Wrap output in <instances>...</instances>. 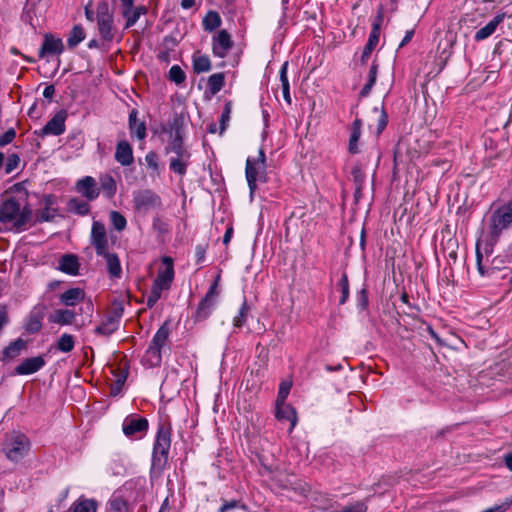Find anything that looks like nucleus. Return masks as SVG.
<instances>
[{
	"mask_svg": "<svg viewBox=\"0 0 512 512\" xmlns=\"http://www.w3.org/2000/svg\"><path fill=\"white\" fill-rule=\"evenodd\" d=\"M275 417L279 421H289V432H291L294 429L298 420L295 409L286 402H276Z\"/></svg>",
	"mask_w": 512,
	"mask_h": 512,
	"instance_id": "21",
	"label": "nucleus"
},
{
	"mask_svg": "<svg viewBox=\"0 0 512 512\" xmlns=\"http://www.w3.org/2000/svg\"><path fill=\"white\" fill-rule=\"evenodd\" d=\"M96 21L100 36L111 41L114 38V17L106 1L99 2L96 8Z\"/></svg>",
	"mask_w": 512,
	"mask_h": 512,
	"instance_id": "10",
	"label": "nucleus"
},
{
	"mask_svg": "<svg viewBox=\"0 0 512 512\" xmlns=\"http://www.w3.org/2000/svg\"><path fill=\"white\" fill-rule=\"evenodd\" d=\"M217 295V281H215L210 286L205 297L201 300V302L198 305L195 315L197 320H204L211 314L212 309L215 305V299Z\"/></svg>",
	"mask_w": 512,
	"mask_h": 512,
	"instance_id": "16",
	"label": "nucleus"
},
{
	"mask_svg": "<svg viewBox=\"0 0 512 512\" xmlns=\"http://www.w3.org/2000/svg\"><path fill=\"white\" fill-rule=\"evenodd\" d=\"M153 228H154V230H156L162 234L169 232L168 225L158 217L154 218V220H153Z\"/></svg>",
	"mask_w": 512,
	"mask_h": 512,
	"instance_id": "53",
	"label": "nucleus"
},
{
	"mask_svg": "<svg viewBox=\"0 0 512 512\" xmlns=\"http://www.w3.org/2000/svg\"><path fill=\"white\" fill-rule=\"evenodd\" d=\"M174 279V267L173 261L170 257H164L162 259V266L159 268L158 274L153 281L151 291L147 296V306L153 307L157 301L161 298L163 291L168 290L171 287Z\"/></svg>",
	"mask_w": 512,
	"mask_h": 512,
	"instance_id": "3",
	"label": "nucleus"
},
{
	"mask_svg": "<svg viewBox=\"0 0 512 512\" xmlns=\"http://www.w3.org/2000/svg\"><path fill=\"white\" fill-rule=\"evenodd\" d=\"M100 187L108 198L113 197L117 190L116 182L110 175H104L100 178Z\"/></svg>",
	"mask_w": 512,
	"mask_h": 512,
	"instance_id": "37",
	"label": "nucleus"
},
{
	"mask_svg": "<svg viewBox=\"0 0 512 512\" xmlns=\"http://www.w3.org/2000/svg\"><path fill=\"white\" fill-rule=\"evenodd\" d=\"M145 161L152 169L156 170L158 168L157 155L154 152H149L145 157Z\"/></svg>",
	"mask_w": 512,
	"mask_h": 512,
	"instance_id": "56",
	"label": "nucleus"
},
{
	"mask_svg": "<svg viewBox=\"0 0 512 512\" xmlns=\"http://www.w3.org/2000/svg\"><path fill=\"white\" fill-rule=\"evenodd\" d=\"M414 31L408 30L402 39L401 43L399 44V48L404 47L413 37Z\"/></svg>",
	"mask_w": 512,
	"mask_h": 512,
	"instance_id": "62",
	"label": "nucleus"
},
{
	"mask_svg": "<svg viewBox=\"0 0 512 512\" xmlns=\"http://www.w3.org/2000/svg\"><path fill=\"white\" fill-rule=\"evenodd\" d=\"M85 298V291L81 288L75 287L64 291L59 299L65 306H75Z\"/></svg>",
	"mask_w": 512,
	"mask_h": 512,
	"instance_id": "27",
	"label": "nucleus"
},
{
	"mask_svg": "<svg viewBox=\"0 0 512 512\" xmlns=\"http://www.w3.org/2000/svg\"><path fill=\"white\" fill-rule=\"evenodd\" d=\"M43 208L39 210L37 213L34 224L50 222L54 220L57 215V209L54 208L55 205V197L53 195H46L43 198Z\"/></svg>",
	"mask_w": 512,
	"mask_h": 512,
	"instance_id": "20",
	"label": "nucleus"
},
{
	"mask_svg": "<svg viewBox=\"0 0 512 512\" xmlns=\"http://www.w3.org/2000/svg\"><path fill=\"white\" fill-rule=\"evenodd\" d=\"M232 46L233 41L226 30H220L213 36L212 52L215 57H226Z\"/></svg>",
	"mask_w": 512,
	"mask_h": 512,
	"instance_id": "15",
	"label": "nucleus"
},
{
	"mask_svg": "<svg viewBox=\"0 0 512 512\" xmlns=\"http://www.w3.org/2000/svg\"><path fill=\"white\" fill-rule=\"evenodd\" d=\"M291 389V383L290 382H282L279 387V392L277 396L276 402H285L289 392Z\"/></svg>",
	"mask_w": 512,
	"mask_h": 512,
	"instance_id": "51",
	"label": "nucleus"
},
{
	"mask_svg": "<svg viewBox=\"0 0 512 512\" xmlns=\"http://www.w3.org/2000/svg\"><path fill=\"white\" fill-rule=\"evenodd\" d=\"M19 163L20 158L17 154H9L5 164V173L10 174L11 172H13L18 167Z\"/></svg>",
	"mask_w": 512,
	"mask_h": 512,
	"instance_id": "50",
	"label": "nucleus"
},
{
	"mask_svg": "<svg viewBox=\"0 0 512 512\" xmlns=\"http://www.w3.org/2000/svg\"><path fill=\"white\" fill-rule=\"evenodd\" d=\"M169 327L164 323L153 336L148 349L145 352L143 361L150 367L159 366L162 360L161 349L165 346L169 337Z\"/></svg>",
	"mask_w": 512,
	"mask_h": 512,
	"instance_id": "7",
	"label": "nucleus"
},
{
	"mask_svg": "<svg viewBox=\"0 0 512 512\" xmlns=\"http://www.w3.org/2000/svg\"><path fill=\"white\" fill-rule=\"evenodd\" d=\"M224 84L225 77L221 72L210 75L207 82L208 89L212 95L217 94L224 87Z\"/></svg>",
	"mask_w": 512,
	"mask_h": 512,
	"instance_id": "35",
	"label": "nucleus"
},
{
	"mask_svg": "<svg viewBox=\"0 0 512 512\" xmlns=\"http://www.w3.org/2000/svg\"><path fill=\"white\" fill-rule=\"evenodd\" d=\"M75 340L71 334L64 333L57 341L56 347L59 351L68 353L74 349Z\"/></svg>",
	"mask_w": 512,
	"mask_h": 512,
	"instance_id": "40",
	"label": "nucleus"
},
{
	"mask_svg": "<svg viewBox=\"0 0 512 512\" xmlns=\"http://www.w3.org/2000/svg\"><path fill=\"white\" fill-rule=\"evenodd\" d=\"M16 136V131L13 128L8 129L5 133L0 135V147H4L11 143Z\"/></svg>",
	"mask_w": 512,
	"mask_h": 512,
	"instance_id": "52",
	"label": "nucleus"
},
{
	"mask_svg": "<svg viewBox=\"0 0 512 512\" xmlns=\"http://www.w3.org/2000/svg\"><path fill=\"white\" fill-rule=\"evenodd\" d=\"M249 312H250V307L244 301L242 303V305L240 306L237 315L234 316V318H233V326L235 328H241L245 324Z\"/></svg>",
	"mask_w": 512,
	"mask_h": 512,
	"instance_id": "44",
	"label": "nucleus"
},
{
	"mask_svg": "<svg viewBox=\"0 0 512 512\" xmlns=\"http://www.w3.org/2000/svg\"><path fill=\"white\" fill-rule=\"evenodd\" d=\"M63 49V42L60 38H56L51 34H46L42 47L39 51V57L42 58L45 55L60 54L62 53Z\"/></svg>",
	"mask_w": 512,
	"mask_h": 512,
	"instance_id": "24",
	"label": "nucleus"
},
{
	"mask_svg": "<svg viewBox=\"0 0 512 512\" xmlns=\"http://www.w3.org/2000/svg\"><path fill=\"white\" fill-rule=\"evenodd\" d=\"M126 380V375L125 374H122L120 376H118L116 382H115V385L112 387V392L113 393H117L120 391L123 383L125 382Z\"/></svg>",
	"mask_w": 512,
	"mask_h": 512,
	"instance_id": "57",
	"label": "nucleus"
},
{
	"mask_svg": "<svg viewBox=\"0 0 512 512\" xmlns=\"http://www.w3.org/2000/svg\"><path fill=\"white\" fill-rule=\"evenodd\" d=\"M511 226L512 201L492 211L480 235L496 244L503 231H505Z\"/></svg>",
	"mask_w": 512,
	"mask_h": 512,
	"instance_id": "2",
	"label": "nucleus"
},
{
	"mask_svg": "<svg viewBox=\"0 0 512 512\" xmlns=\"http://www.w3.org/2000/svg\"><path fill=\"white\" fill-rule=\"evenodd\" d=\"M58 267L66 274L76 275L79 270L78 258L72 254H65L60 258Z\"/></svg>",
	"mask_w": 512,
	"mask_h": 512,
	"instance_id": "32",
	"label": "nucleus"
},
{
	"mask_svg": "<svg viewBox=\"0 0 512 512\" xmlns=\"http://www.w3.org/2000/svg\"><path fill=\"white\" fill-rule=\"evenodd\" d=\"M289 488L295 490V491H299L300 494H305L308 489L306 488V486H303L301 483H299L298 485L294 482H290L289 484Z\"/></svg>",
	"mask_w": 512,
	"mask_h": 512,
	"instance_id": "60",
	"label": "nucleus"
},
{
	"mask_svg": "<svg viewBox=\"0 0 512 512\" xmlns=\"http://www.w3.org/2000/svg\"><path fill=\"white\" fill-rule=\"evenodd\" d=\"M65 119L66 113L61 111L55 114L52 119H50L46 125L40 130V136L46 135H61L65 131Z\"/></svg>",
	"mask_w": 512,
	"mask_h": 512,
	"instance_id": "18",
	"label": "nucleus"
},
{
	"mask_svg": "<svg viewBox=\"0 0 512 512\" xmlns=\"http://www.w3.org/2000/svg\"><path fill=\"white\" fill-rule=\"evenodd\" d=\"M76 314L69 309H57L49 316L51 323L59 325H71L75 320Z\"/></svg>",
	"mask_w": 512,
	"mask_h": 512,
	"instance_id": "31",
	"label": "nucleus"
},
{
	"mask_svg": "<svg viewBox=\"0 0 512 512\" xmlns=\"http://www.w3.org/2000/svg\"><path fill=\"white\" fill-rule=\"evenodd\" d=\"M122 16L124 17L125 29L132 27L142 15L147 13L143 5L134 7V0H121Z\"/></svg>",
	"mask_w": 512,
	"mask_h": 512,
	"instance_id": "14",
	"label": "nucleus"
},
{
	"mask_svg": "<svg viewBox=\"0 0 512 512\" xmlns=\"http://www.w3.org/2000/svg\"><path fill=\"white\" fill-rule=\"evenodd\" d=\"M85 38L84 29L80 25H76L71 30V33L67 39V44L70 48L77 46Z\"/></svg>",
	"mask_w": 512,
	"mask_h": 512,
	"instance_id": "43",
	"label": "nucleus"
},
{
	"mask_svg": "<svg viewBox=\"0 0 512 512\" xmlns=\"http://www.w3.org/2000/svg\"><path fill=\"white\" fill-rule=\"evenodd\" d=\"M237 505H238L237 501H230V502L225 501L224 504L221 506L219 512H226L228 510L234 509L237 507Z\"/></svg>",
	"mask_w": 512,
	"mask_h": 512,
	"instance_id": "59",
	"label": "nucleus"
},
{
	"mask_svg": "<svg viewBox=\"0 0 512 512\" xmlns=\"http://www.w3.org/2000/svg\"><path fill=\"white\" fill-rule=\"evenodd\" d=\"M100 256L106 260V267L111 278L119 279L122 275V268L119 257L115 253L107 251L105 254Z\"/></svg>",
	"mask_w": 512,
	"mask_h": 512,
	"instance_id": "29",
	"label": "nucleus"
},
{
	"mask_svg": "<svg viewBox=\"0 0 512 512\" xmlns=\"http://www.w3.org/2000/svg\"><path fill=\"white\" fill-rule=\"evenodd\" d=\"M91 244L94 246L97 255L105 254L108 251L106 228L99 221H94L92 224Z\"/></svg>",
	"mask_w": 512,
	"mask_h": 512,
	"instance_id": "13",
	"label": "nucleus"
},
{
	"mask_svg": "<svg viewBox=\"0 0 512 512\" xmlns=\"http://www.w3.org/2000/svg\"><path fill=\"white\" fill-rule=\"evenodd\" d=\"M110 221L117 231H123L126 228V218L118 211L110 212Z\"/></svg>",
	"mask_w": 512,
	"mask_h": 512,
	"instance_id": "46",
	"label": "nucleus"
},
{
	"mask_svg": "<svg viewBox=\"0 0 512 512\" xmlns=\"http://www.w3.org/2000/svg\"><path fill=\"white\" fill-rule=\"evenodd\" d=\"M373 112L377 117L376 133L380 134L387 125V116L383 109H378L377 107L374 108Z\"/></svg>",
	"mask_w": 512,
	"mask_h": 512,
	"instance_id": "49",
	"label": "nucleus"
},
{
	"mask_svg": "<svg viewBox=\"0 0 512 512\" xmlns=\"http://www.w3.org/2000/svg\"><path fill=\"white\" fill-rule=\"evenodd\" d=\"M55 93V88L53 85L46 86L43 90L44 98L51 99Z\"/></svg>",
	"mask_w": 512,
	"mask_h": 512,
	"instance_id": "61",
	"label": "nucleus"
},
{
	"mask_svg": "<svg viewBox=\"0 0 512 512\" xmlns=\"http://www.w3.org/2000/svg\"><path fill=\"white\" fill-rule=\"evenodd\" d=\"M32 221V209L22 206L15 198H7L0 203V222L10 231L22 232L27 230Z\"/></svg>",
	"mask_w": 512,
	"mask_h": 512,
	"instance_id": "1",
	"label": "nucleus"
},
{
	"mask_svg": "<svg viewBox=\"0 0 512 512\" xmlns=\"http://www.w3.org/2000/svg\"><path fill=\"white\" fill-rule=\"evenodd\" d=\"M512 505V499H506L500 505H495L493 507L488 508L491 512H505Z\"/></svg>",
	"mask_w": 512,
	"mask_h": 512,
	"instance_id": "55",
	"label": "nucleus"
},
{
	"mask_svg": "<svg viewBox=\"0 0 512 512\" xmlns=\"http://www.w3.org/2000/svg\"><path fill=\"white\" fill-rule=\"evenodd\" d=\"M362 122L360 119H356L351 126V134L349 138L348 150L352 154L359 152L358 142L361 136Z\"/></svg>",
	"mask_w": 512,
	"mask_h": 512,
	"instance_id": "34",
	"label": "nucleus"
},
{
	"mask_svg": "<svg viewBox=\"0 0 512 512\" xmlns=\"http://www.w3.org/2000/svg\"><path fill=\"white\" fill-rule=\"evenodd\" d=\"M169 79L176 84H181L185 81L186 75L178 65H173L169 70Z\"/></svg>",
	"mask_w": 512,
	"mask_h": 512,
	"instance_id": "48",
	"label": "nucleus"
},
{
	"mask_svg": "<svg viewBox=\"0 0 512 512\" xmlns=\"http://www.w3.org/2000/svg\"><path fill=\"white\" fill-rule=\"evenodd\" d=\"M377 72H378V65L376 63H373L369 70L368 82L365 84V86L362 88V90L360 92V94L362 96H367L370 93L373 85L376 82Z\"/></svg>",
	"mask_w": 512,
	"mask_h": 512,
	"instance_id": "45",
	"label": "nucleus"
},
{
	"mask_svg": "<svg viewBox=\"0 0 512 512\" xmlns=\"http://www.w3.org/2000/svg\"><path fill=\"white\" fill-rule=\"evenodd\" d=\"M167 149L174 154L170 158L169 168L176 174L184 175L188 166L190 153L184 147L182 138L178 133L169 143Z\"/></svg>",
	"mask_w": 512,
	"mask_h": 512,
	"instance_id": "8",
	"label": "nucleus"
},
{
	"mask_svg": "<svg viewBox=\"0 0 512 512\" xmlns=\"http://www.w3.org/2000/svg\"><path fill=\"white\" fill-rule=\"evenodd\" d=\"M193 69L196 73L208 72L211 69V61L207 55L195 54L193 56Z\"/></svg>",
	"mask_w": 512,
	"mask_h": 512,
	"instance_id": "36",
	"label": "nucleus"
},
{
	"mask_svg": "<svg viewBox=\"0 0 512 512\" xmlns=\"http://www.w3.org/2000/svg\"><path fill=\"white\" fill-rule=\"evenodd\" d=\"M171 446L169 429L160 427L154 443L152 454V470L162 472L168 462V453Z\"/></svg>",
	"mask_w": 512,
	"mask_h": 512,
	"instance_id": "6",
	"label": "nucleus"
},
{
	"mask_svg": "<svg viewBox=\"0 0 512 512\" xmlns=\"http://www.w3.org/2000/svg\"><path fill=\"white\" fill-rule=\"evenodd\" d=\"M221 25V18L215 11H209L203 19V27L206 31H213Z\"/></svg>",
	"mask_w": 512,
	"mask_h": 512,
	"instance_id": "39",
	"label": "nucleus"
},
{
	"mask_svg": "<svg viewBox=\"0 0 512 512\" xmlns=\"http://www.w3.org/2000/svg\"><path fill=\"white\" fill-rule=\"evenodd\" d=\"M507 17L506 13H498L494 16L492 20H490L484 27L480 28L474 35V39L477 42L483 41L489 38L494 34L497 27L504 21Z\"/></svg>",
	"mask_w": 512,
	"mask_h": 512,
	"instance_id": "23",
	"label": "nucleus"
},
{
	"mask_svg": "<svg viewBox=\"0 0 512 512\" xmlns=\"http://www.w3.org/2000/svg\"><path fill=\"white\" fill-rule=\"evenodd\" d=\"M379 37H380V24L376 23L373 25V28L369 35L368 42L364 47L363 54H362L363 61H365L370 56L371 52L377 46V44L379 43Z\"/></svg>",
	"mask_w": 512,
	"mask_h": 512,
	"instance_id": "33",
	"label": "nucleus"
},
{
	"mask_svg": "<svg viewBox=\"0 0 512 512\" xmlns=\"http://www.w3.org/2000/svg\"><path fill=\"white\" fill-rule=\"evenodd\" d=\"M133 207L137 213L147 214L162 206L161 198L150 189H139L133 192Z\"/></svg>",
	"mask_w": 512,
	"mask_h": 512,
	"instance_id": "9",
	"label": "nucleus"
},
{
	"mask_svg": "<svg viewBox=\"0 0 512 512\" xmlns=\"http://www.w3.org/2000/svg\"><path fill=\"white\" fill-rule=\"evenodd\" d=\"M266 168V156L262 148L258 150L256 157L247 158L245 176L251 194L255 192L258 182L264 183L267 181Z\"/></svg>",
	"mask_w": 512,
	"mask_h": 512,
	"instance_id": "4",
	"label": "nucleus"
},
{
	"mask_svg": "<svg viewBox=\"0 0 512 512\" xmlns=\"http://www.w3.org/2000/svg\"><path fill=\"white\" fill-rule=\"evenodd\" d=\"M340 290H341V298L339 300V304L343 305L346 303L347 299L349 298V282L348 277L345 273L341 275V278L338 283Z\"/></svg>",
	"mask_w": 512,
	"mask_h": 512,
	"instance_id": "47",
	"label": "nucleus"
},
{
	"mask_svg": "<svg viewBox=\"0 0 512 512\" xmlns=\"http://www.w3.org/2000/svg\"><path fill=\"white\" fill-rule=\"evenodd\" d=\"M287 69H288V62H284L280 69V82H281L282 89H284L285 87H290L288 77H287Z\"/></svg>",
	"mask_w": 512,
	"mask_h": 512,
	"instance_id": "54",
	"label": "nucleus"
},
{
	"mask_svg": "<svg viewBox=\"0 0 512 512\" xmlns=\"http://www.w3.org/2000/svg\"><path fill=\"white\" fill-rule=\"evenodd\" d=\"M230 112H231L230 105L226 104L225 108H224V111H223V113L221 115L222 130L225 129V123L229 120Z\"/></svg>",
	"mask_w": 512,
	"mask_h": 512,
	"instance_id": "58",
	"label": "nucleus"
},
{
	"mask_svg": "<svg viewBox=\"0 0 512 512\" xmlns=\"http://www.w3.org/2000/svg\"><path fill=\"white\" fill-rule=\"evenodd\" d=\"M282 95H283L284 100L288 104H290L291 103L290 87H285L284 89H282Z\"/></svg>",
	"mask_w": 512,
	"mask_h": 512,
	"instance_id": "63",
	"label": "nucleus"
},
{
	"mask_svg": "<svg viewBox=\"0 0 512 512\" xmlns=\"http://www.w3.org/2000/svg\"><path fill=\"white\" fill-rule=\"evenodd\" d=\"M137 110L133 109L129 114V129L132 136H136L139 140L146 137V125L143 121L137 119Z\"/></svg>",
	"mask_w": 512,
	"mask_h": 512,
	"instance_id": "30",
	"label": "nucleus"
},
{
	"mask_svg": "<svg viewBox=\"0 0 512 512\" xmlns=\"http://www.w3.org/2000/svg\"><path fill=\"white\" fill-rule=\"evenodd\" d=\"M496 244L489 241L482 235L479 236L476 242V264L480 275L484 276L489 271L490 256L493 253Z\"/></svg>",
	"mask_w": 512,
	"mask_h": 512,
	"instance_id": "11",
	"label": "nucleus"
},
{
	"mask_svg": "<svg viewBox=\"0 0 512 512\" xmlns=\"http://www.w3.org/2000/svg\"><path fill=\"white\" fill-rule=\"evenodd\" d=\"M115 159L123 166H129L133 163V149L127 141L122 140L117 143Z\"/></svg>",
	"mask_w": 512,
	"mask_h": 512,
	"instance_id": "25",
	"label": "nucleus"
},
{
	"mask_svg": "<svg viewBox=\"0 0 512 512\" xmlns=\"http://www.w3.org/2000/svg\"><path fill=\"white\" fill-rule=\"evenodd\" d=\"M108 512H129L126 500L120 496H112L108 503Z\"/></svg>",
	"mask_w": 512,
	"mask_h": 512,
	"instance_id": "41",
	"label": "nucleus"
},
{
	"mask_svg": "<svg viewBox=\"0 0 512 512\" xmlns=\"http://www.w3.org/2000/svg\"><path fill=\"white\" fill-rule=\"evenodd\" d=\"M148 430L146 418L138 415L127 416L122 423V431L127 437L141 438Z\"/></svg>",
	"mask_w": 512,
	"mask_h": 512,
	"instance_id": "12",
	"label": "nucleus"
},
{
	"mask_svg": "<svg viewBox=\"0 0 512 512\" xmlns=\"http://www.w3.org/2000/svg\"><path fill=\"white\" fill-rule=\"evenodd\" d=\"M44 318V307L38 305L33 307L29 315L26 318L24 328L26 332L33 334L37 333L42 328V321Z\"/></svg>",
	"mask_w": 512,
	"mask_h": 512,
	"instance_id": "19",
	"label": "nucleus"
},
{
	"mask_svg": "<svg viewBox=\"0 0 512 512\" xmlns=\"http://www.w3.org/2000/svg\"><path fill=\"white\" fill-rule=\"evenodd\" d=\"M504 461L507 468L512 471V452L505 456Z\"/></svg>",
	"mask_w": 512,
	"mask_h": 512,
	"instance_id": "64",
	"label": "nucleus"
},
{
	"mask_svg": "<svg viewBox=\"0 0 512 512\" xmlns=\"http://www.w3.org/2000/svg\"><path fill=\"white\" fill-rule=\"evenodd\" d=\"M75 190L88 201L95 200L100 194V188L96 180L91 176L79 179L75 184Z\"/></svg>",
	"mask_w": 512,
	"mask_h": 512,
	"instance_id": "17",
	"label": "nucleus"
},
{
	"mask_svg": "<svg viewBox=\"0 0 512 512\" xmlns=\"http://www.w3.org/2000/svg\"><path fill=\"white\" fill-rule=\"evenodd\" d=\"M44 365L45 360L42 356L27 358L16 366L15 373L18 375H30L39 371Z\"/></svg>",
	"mask_w": 512,
	"mask_h": 512,
	"instance_id": "22",
	"label": "nucleus"
},
{
	"mask_svg": "<svg viewBox=\"0 0 512 512\" xmlns=\"http://www.w3.org/2000/svg\"><path fill=\"white\" fill-rule=\"evenodd\" d=\"M26 343L22 339L10 343L4 350V357L7 359H13L17 357L21 351L25 348Z\"/></svg>",
	"mask_w": 512,
	"mask_h": 512,
	"instance_id": "38",
	"label": "nucleus"
},
{
	"mask_svg": "<svg viewBox=\"0 0 512 512\" xmlns=\"http://www.w3.org/2000/svg\"><path fill=\"white\" fill-rule=\"evenodd\" d=\"M68 209L79 215H86L89 212L90 207L87 202L77 198H72L68 201Z\"/></svg>",
	"mask_w": 512,
	"mask_h": 512,
	"instance_id": "42",
	"label": "nucleus"
},
{
	"mask_svg": "<svg viewBox=\"0 0 512 512\" xmlns=\"http://www.w3.org/2000/svg\"><path fill=\"white\" fill-rule=\"evenodd\" d=\"M98 502L94 499L80 496L76 501L72 503L69 508L70 512H97Z\"/></svg>",
	"mask_w": 512,
	"mask_h": 512,
	"instance_id": "28",
	"label": "nucleus"
},
{
	"mask_svg": "<svg viewBox=\"0 0 512 512\" xmlns=\"http://www.w3.org/2000/svg\"><path fill=\"white\" fill-rule=\"evenodd\" d=\"M120 322V315L113 314L108 315L102 323L95 328V333L103 336H110L114 333L118 327Z\"/></svg>",
	"mask_w": 512,
	"mask_h": 512,
	"instance_id": "26",
	"label": "nucleus"
},
{
	"mask_svg": "<svg viewBox=\"0 0 512 512\" xmlns=\"http://www.w3.org/2000/svg\"><path fill=\"white\" fill-rule=\"evenodd\" d=\"M31 449L29 438L21 432H12L5 438L3 452L7 459L19 462L26 457Z\"/></svg>",
	"mask_w": 512,
	"mask_h": 512,
	"instance_id": "5",
	"label": "nucleus"
}]
</instances>
